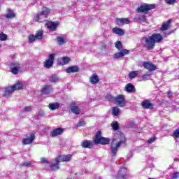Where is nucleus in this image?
Returning a JSON list of instances; mask_svg holds the SVG:
<instances>
[{
    "label": "nucleus",
    "mask_w": 179,
    "mask_h": 179,
    "mask_svg": "<svg viewBox=\"0 0 179 179\" xmlns=\"http://www.w3.org/2000/svg\"><path fill=\"white\" fill-rule=\"evenodd\" d=\"M156 139H157V137H156V136H153L148 140V143L152 144L153 142L156 141Z\"/></svg>",
    "instance_id": "obj_43"
},
{
    "label": "nucleus",
    "mask_w": 179,
    "mask_h": 179,
    "mask_svg": "<svg viewBox=\"0 0 179 179\" xmlns=\"http://www.w3.org/2000/svg\"><path fill=\"white\" fill-rule=\"evenodd\" d=\"M34 139H36V136L34 134H31L29 137H26L22 140V145H30V143H33L34 142Z\"/></svg>",
    "instance_id": "obj_16"
},
{
    "label": "nucleus",
    "mask_w": 179,
    "mask_h": 179,
    "mask_svg": "<svg viewBox=\"0 0 179 179\" xmlns=\"http://www.w3.org/2000/svg\"><path fill=\"white\" fill-rule=\"evenodd\" d=\"M116 135H117V136H120V141L115 144V141H117V139L113 138L112 140V142L110 143V152L111 156L113 157L117 156L118 148H120L121 145H125L127 142V138H125V136H124L123 133L121 132V131H117Z\"/></svg>",
    "instance_id": "obj_2"
},
{
    "label": "nucleus",
    "mask_w": 179,
    "mask_h": 179,
    "mask_svg": "<svg viewBox=\"0 0 179 179\" xmlns=\"http://www.w3.org/2000/svg\"><path fill=\"white\" fill-rule=\"evenodd\" d=\"M175 162H179L178 158H176V159H175Z\"/></svg>",
    "instance_id": "obj_54"
},
{
    "label": "nucleus",
    "mask_w": 179,
    "mask_h": 179,
    "mask_svg": "<svg viewBox=\"0 0 179 179\" xmlns=\"http://www.w3.org/2000/svg\"><path fill=\"white\" fill-rule=\"evenodd\" d=\"M44 34V31L41 29L36 31L35 35L30 34L28 36V41L30 43H34L36 40H43V36Z\"/></svg>",
    "instance_id": "obj_6"
},
{
    "label": "nucleus",
    "mask_w": 179,
    "mask_h": 179,
    "mask_svg": "<svg viewBox=\"0 0 179 179\" xmlns=\"http://www.w3.org/2000/svg\"><path fill=\"white\" fill-rule=\"evenodd\" d=\"M11 73H13V75H17L19 73V69L17 67H12L10 69Z\"/></svg>",
    "instance_id": "obj_41"
},
{
    "label": "nucleus",
    "mask_w": 179,
    "mask_h": 179,
    "mask_svg": "<svg viewBox=\"0 0 179 179\" xmlns=\"http://www.w3.org/2000/svg\"><path fill=\"white\" fill-rule=\"evenodd\" d=\"M6 17L7 19H13V17H16V14L13 13V10L10 8L7 9V13L6 15Z\"/></svg>",
    "instance_id": "obj_27"
},
{
    "label": "nucleus",
    "mask_w": 179,
    "mask_h": 179,
    "mask_svg": "<svg viewBox=\"0 0 179 179\" xmlns=\"http://www.w3.org/2000/svg\"><path fill=\"white\" fill-rule=\"evenodd\" d=\"M49 108L51 110V111L58 110V108H59V103L58 102L49 103Z\"/></svg>",
    "instance_id": "obj_31"
},
{
    "label": "nucleus",
    "mask_w": 179,
    "mask_h": 179,
    "mask_svg": "<svg viewBox=\"0 0 179 179\" xmlns=\"http://www.w3.org/2000/svg\"><path fill=\"white\" fill-rule=\"evenodd\" d=\"M166 3L168 5H174V3H176V1H166Z\"/></svg>",
    "instance_id": "obj_49"
},
{
    "label": "nucleus",
    "mask_w": 179,
    "mask_h": 179,
    "mask_svg": "<svg viewBox=\"0 0 179 179\" xmlns=\"http://www.w3.org/2000/svg\"><path fill=\"white\" fill-rule=\"evenodd\" d=\"M49 80L51 83H57V82L59 80V78H58V76L53 74L49 78Z\"/></svg>",
    "instance_id": "obj_33"
},
{
    "label": "nucleus",
    "mask_w": 179,
    "mask_h": 179,
    "mask_svg": "<svg viewBox=\"0 0 179 179\" xmlns=\"http://www.w3.org/2000/svg\"><path fill=\"white\" fill-rule=\"evenodd\" d=\"M57 43L59 44V45H62V44H64L65 43V39H64V37L62 36H58L57 38Z\"/></svg>",
    "instance_id": "obj_38"
},
{
    "label": "nucleus",
    "mask_w": 179,
    "mask_h": 179,
    "mask_svg": "<svg viewBox=\"0 0 179 179\" xmlns=\"http://www.w3.org/2000/svg\"><path fill=\"white\" fill-rule=\"evenodd\" d=\"M112 128L113 131H118L120 129V125L118 124V122H115L112 124Z\"/></svg>",
    "instance_id": "obj_40"
},
{
    "label": "nucleus",
    "mask_w": 179,
    "mask_h": 179,
    "mask_svg": "<svg viewBox=\"0 0 179 179\" xmlns=\"http://www.w3.org/2000/svg\"><path fill=\"white\" fill-rule=\"evenodd\" d=\"M72 159V155L69 154L66 155H59L55 158V162L57 163H62L64 162H71Z\"/></svg>",
    "instance_id": "obj_9"
},
{
    "label": "nucleus",
    "mask_w": 179,
    "mask_h": 179,
    "mask_svg": "<svg viewBox=\"0 0 179 179\" xmlns=\"http://www.w3.org/2000/svg\"><path fill=\"white\" fill-rule=\"evenodd\" d=\"M95 145H109L110 139L108 138L101 136V131H97L94 138Z\"/></svg>",
    "instance_id": "obj_4"
},
{
    "label": "nucleus",
    "mask_w": 179,
    "mask_h": 179,
    "mask_svg": "<svg viewBox=\"0 0 179 179\" xmlns=\"http://www.w3.org/2000/svg\"><path fill=\"white\" fill-rule=\"evenodd\" d=\"M13 89L11 86L6 87L3 93V97H9L13 93Z\"/></svg>",
    "instance_id": "obj_25"
},
{
    "label": "nucleus",
    "mask_w": 179,
    "mask_h": 179,
    "mask_svg": "<svg viewBox=\"0 0 179 179\" xmlns=\"http://www.w3.org/2000/svg\"><path fill=\"white\" fill-rule=\"evenodd\" d=\"M85 125H86V122H85V120H82L78 122L77 127H85Z\"/></svg>",
    "instance_id": "obj_47"
},
{
    "label": "nucleus",
    "mask_w": 179,
    "mask_h": 179,
    "mask_svg": "<svg viewBox=\"0 0 179 179\" xmlns=\"http://www.w3.org/2000/svg\"><path fill=\"white\" fill-rule=\"evenodd\" d=\"M141 79L144 82H146V80H149V79H150V73H149V72H147L145 74H143L141 77Z\"/></svg>",
    "instance_id": "obj_35"
},
{
    "label": "nucleus",
    "mask_w": 179,
    "mask_h": 179,
    "mask_svg": "<svg viewBox=\"0 0 179 179\" xmlns=\"http://www.w3.org/2000/svg\"><path fill=\"white\" fill-rule=\"evenodd\" d=\"M106 100H108V101H115V97H114L110 94H107L106 96Z\"/></svg>",
    "instance_id": "obj_37"
},
{
    "label": "nucleus",
    "mask_w": 179,
    "mask_h": 179,
    "mask_svg": "<svg viewBox=\"0 0 179 179\" xmlns=\"http://www.w3.org/2000/svg\"><path fill=\"white\" fill-rule=\"evenodd\" d=\"M115 102L117 105L119 106V107H125L127 104V101L125 100V97H124V95L119 94L117 96H115Z\"/></svg>",
    "instance_id": "obj_8"
},
{
    "label": "nucleus",
    "mask_w": 179,
    "mask_h": 179,
    "mask_svg": "<svg viewBox=\"0 0 179 179\" xmlns=\"http://www.w3.org/2000/svg\"><path fill=\"white\" fill-rule=\"evenodd\" d=\"M171 23H173V20L169 19L167 21H164L162 23V25L159 28L161 31H166V30H169L170 27H171Z\"/></svg>",
    "instance_id": "obj_11"
},
{
    "label": "nucleus",
    "mask_w": 179,
    "mask_h": 179,
    "mask_svg": "<svg viewBox=\"0 0 179 179\" xmlns=\"http://www.w3.org/2000/svg\"><path fill=\"white\" fill-rule=\"evenodd\" d=\"M101 47L103 48H106V47H107V45L106 43H102Z\"/></svg>",
    "instance_id": "obj_51"
},
{
    "label": "nucleus",
    "mask_w": 179,
    "mask_h": 179,
    "mask_svg": "<svg viewBox=\"0 0 179 179\" xmlns=\"http://www.w3.org/2000/svg\"><path fill=\"white\" fill-rule=\"evenodd\" d=\"M172 136H173L174 138H179V129L174 131Z\"/></svg>",
    "instance_id": "obj_44"
},
{
    "label": "nucleus",
    "mask_w": 179,
    "mask_h": 179,
    "mask_svg": "<svg viewBox=\"0 0 179 179\" xmlns=\"http://www.w3.org/2000/svg\"><path fill=\"white\" fill-rule=\"evenodd\" d=\"M112 31L114 33V34H118V36H124L125 34V31H124V29L117 27L113 28Z\"/></svg>",
    "instance_id": "obj_22"
},
{
    "label": "nucleus",
    "mask_w": 179,
    "mask_h": 179,
    "mask_svg": "<svg viewBox=\"0 0 179 179\" xmlns=\"http://www.w3.org/2000/svg\"><path fill=\"white\" fill-rule=\"evenodd\" d=\"M137 20H138V22H146V16L145 15H139Z\"/></svg>",
    "instance_id": "obj_42"
},
{
    "label": "nucleus",
    "mask_w": 179,
    "mask_h": 179,
    "mask_svg": "<svg viewBox=\"0 0 179 179\" xmlns=\"http://www.w3.org/2000/svg\"><path fill=\"white\" fill-rule=\"evenodd\" d=\"M116 179H118V178H116ZM124 179H127V178H124Z\"/></svg>",
    "instance_id": "obj_56"
},
{
    "label": "nucleus",
    "mask_w": 179,
    "mask_h": 179,
    "mask_svg": "<svg viewBox=\"0 0 179 179\" xmlns=\"http://www.w3.org/2000/svg\"><path fill=\"white\" fill-rule=\"evenodd\" d=\"M43 114H44V111H41V112H39L38 115H43Z\"/></svg>",
    "instance_id": "obj_52"
},
{
    "label": "nucleus",
    "mask_w": 179,
    "mask_h": 179,
    "mask_svg": "<svg viewBox=\"0 0 179 179\" xmlns=\"http://www.w3.org/2000/svg\"><path fill=\"white\" fill-rule=\"evenodd\" d=\"M165 1H176V0H165Z\"/></svg>",
    "instance_id": "obj_55"
},
{
    "label": "nucleus",
    "mask_w": 179,
    "mask_h": 179,
    "mask_svg": "<svg viewBox=\"0 0 179 179\" xmlns=\"http://www.w3.org/2000/svg\"><path fill=\"white\" fill-rule=\"evenodd\" d=\"M55 55H57L55 53L49 55L48 59H46L43 63L45 68H47L48 69L52 68V66L54 65V59H55Z\"/></svg>",
    "instance_id": "obj_7"
},
{
    "label": "nucleus",
    "mask_w": 179,
    "mask_h": 179,
    "mask_svg": "<svg viewBox=\"0 0 179 179\" xmlns=\"http://www.w3.org/2000/svg\"><path fill=\"white\" fill-rule=\"evenodd\" d=\"M167 96H168L169 99H171V97H173V92H171V91H169L167 92Z\"/></svg>",
    "instance_id": "obj_50"
},
{
    "label": "nucleus",
    "mask_w": 179,
    "mask_h": 179,
    "mask_svg": "<svg viewBox=\"0 0 179 179\" xmlns=\"http://www.w3.org/2000/svg\"><path fill=\"white\" fill-rule=\"evenodd\" d=\"M120 110L118 106H113L112 108V114L115 117H118V115H120Z\"/></svg>",
    "instance_id": "obj_32"
},
{
    "label": "nucleus",
    "mask_w": 179,
    "mask_h": 179,
    "mask_svg": "<svg viewBox=\"0 0 179 179\" xmlns=\"http://www.w3.org/2000/svg\"><path fill=\"white\" fill-rule=\"evenodd\" d=\"M71 61V59L68 57H65L64 56L62 58V61H58L57 62V64L59 65H66L67 64H69V62Z\"/></svg>",
    "instance_id": "obj_26"
},
{
    "label": "nucleus",
    "mask_w": 179,
    "mask_h": 179,
    "mask_svg": "<svg viewBox=\"0 0 179 179\" xmlns=\"http://www.w3.org/2000/svg\"><path fill=\"white\" fill-rule=\"evenodd\" d=\"M41 163H43L45 164H50V162L48 160H47V158H41Z\"/></svg>",
    "instance_id": "obj_46"
},
{
    "label": "nucleus",
    "mask_w": 179,
    "mask_h": 179,
    "mask_svg": "<svg viewBox=\"0 0 179 179\" xmlns=\"http://www.w3.org/2000/svg\"><path fill=\"white\" fill-rule=\"evenodd\" d=\"M81 146L84 149H92V148H93V144L90 141L85 140L81 143Z\"/></svg>",
    "instance_id": "obj_20"
},
{
    "label": "nucleus",
    "mask_w": 179,
    "mask_h": 179,
    "mask_svg": "<svg viewBox=\"0 0 179 179\" xmlns=\"http://www.w3.org/2000/svg\"><path fill=\"white\" fill-rule=\"evenodd\" d=\"M50 12H51V10L47 7H43L42 11L35 17V21L43 23L47 19Z\"/></svg>",
    "instance_id": "obj_5"
},
{
    "label": "nucleus",
    "mask_w": 179,
    "mask_h": 179,
    "mask_svg": "<svg viewBox=\"0 0 179 179\" xmlns=\"http://www.w3.org/2000/svg\"><path fill=\"white\" fill-rule=\"evenodd\" d=\"M90 82L92 85H97L99 82H100V79L99 78V76L97 74L94 73L90 78Z\"/></svg>",
    "instance_id": "obj_21"
},
{
    "label": "nucleus",
    "mask_w": 179,
    "mask_h": 179,
    "mask_svg": "<svg viewBox=\"0 0 179 179\" xmlns=\"http://www.w3.org/2000/svg\"><path fill=\"white\" fill-rule=\"evenodd\" d=\"M58 24H59V22H58V21H49L48 23L45 24V26L48 29H49V30H51L52 31H55V30H57V28L58 27Z\"/></svg>",
    "instance_id": "obj_14"
},
{
    "label": "nucleus",
    "mask_w": 179,
    "mask_h": 179,
    "mask_svg": "<svg viewBox=\"0 0 179 179\" xmlns=\"http://www.w3.org/2000/svg\"><path fill=\"white\" fill-rule=\"evenodd\" d=\"M173 33H174V31H171L169 32V35H170V34H173Z\"/></svg>",
    "instance_id": "obj_53"
},
{
    "label": "nucleus",
    "mask_w": 179,
    "mask_h": 179,
    "mask_svg": "<svg viewBox=\"0 0 179 179\" xmlns=\"http://www.w3.org/2000/svg\"><path fill=\"white\" fill-rule=\"evenodd\" d=\"M52 92V86L51 85H45L41 89V94H50Z\"/></svg>",
    "instance_id": "obj_19"
},
{
    "label": "nucleus",
    "mask_w": 179,
    "mask_h": 179,
    "mask_svg": "<svg viewBox=\"0 0 179 179\" xmlns=\"http://www.w3.org/2000/svg\"><path fill=\"white\" fill-rule=\"evenodd\" d=\"M125 90L127 92V93H134L136 92L135 86H134V85L131 83H128L125 86Z\"/></svg>",
    "instance_id": "obj_24"
},
{
    "label": "nucleus",
    "mask_w": 179,
    "mask_h": 179,
    "mask_svg": "<svg viewBox=\"0 0 179 179\" xmlns=\"http://www.w3.org/2000/svg\"><path fill=\"white\" fill-rule=\"evenodd\" d=\"M22 166H25V167H31V162L30 161L24 162L22 164Z\"/></svg>",
    "instance_id": "obj_45"
},
{
    "label": "nucleus",
    "mask_w": 179,
    "mask_h": 179,
    "mask_svg": "<svg viewBox=\"0 0 179 179\" xmlns=\"http://www.w3.org/2000/svg\"><path fill=\"white\" fill-rule=\"evenodd\" d=\"M71 111L76 114V115H79L80 114V109L78 106H71Z\"/></svg>",
    "instance_id": "obj_28"
},
{
    "label": "nucleus",
    "mask_w": 179,
    "mask_h": 179,
    "mask_svg": "<svg viewBox=\"0 0 179 179\" xmlns=\"http://www.w3.org/2000/svg\"><path fill=\"white\" fill-rule=\"evenodd\" d=\"M131 22L128 18H116L115 20V24L117 26H124V24H129Z\"/></svg>",
    "instance_id": "obj_15"
},
{
    "label": "nucleus",
    "mask_w": 179,
    "mask_h": 179,
    "mask_svg": "<svg viewBox=\"0 0 179 179\" xmlns=\"http://www.w3.org/2000/svg\"><path fill=\"white\" fill-rule=\"evenodd\" d=\"M65 130L62 127H58L51 131L50 132V136L52 138H55L57 136H59V135H62L63 132H64Z\"/></svg>",
    "instance_id": "obj_10"
},
{
    "label": "nucleus",
    "mask_w": 179,
    "mask_h": 179,
    "mask_svg": "<svg viewBox=\"0 0 179 179\" xmlns=\"http://www.w3.org/2000/svg\"><path fill=\"white\" fill-rule=\"evenodd\" d=\"M141 106L145 110H153L155 108V105L149 100H144L141 103Z\"/></svg>",
    "instance_id": "obj_12"
},
{
    "label": "nucleus",
    "mask_w": 179,
    "mask_h": 179,
    "mask_svg": "<svg viewBox=\"0 0 179 179\" xmlns=\"http://www.w3.org/2000/svg\"><path fill=\"white\" fill-rule=\"evenodd\" d=\"M11 87L13 90V92L16 90H20L23 87V84L22 83H17L14 84L13 85H11Z\"/></svg>",
    "instance_id": "obj_30"
},
{
    "label": "nucleus",
    "mask_w": 179,
    "mask_h": 179,
    "mask_svg": "<svg viewBox=\"0 0 179 179\" xmlns=\"http://www.w3.org/2000/svg\"><path fill=\"white\" fill-rule=\"evenodd\" d=\"M164 38L160 33H154L150 36L145 38L144 47L148 50H153L156 43H162Z\"/></svg>",
    "instance_id": "obj_1"
},
{
    "label": "nucleus",
    "mask_w": 179,
    "mask_h": 179,
    "mask_svg": "<svg viewBox=\"0 0 179 179\" xmlns=\"http://www.w3.org/2000/svg\"><path fill=\"white\" fill-rule=\"evenodd\" d=\"M143 66L145 69H148L150 72H152V71H156L157 69L156 66L150 62H144L143 63Z\"/></svg>",
    "instance_id": "obj_17"
},
{
    "label": "nucleus",
    "mask_w": 179,
    "mask_h": 179,
    "mask_svg": "<svg viewBox=\"0 0 179 179\" xmlns=\"http://www.w3.org/2000/svg\"><path fill=\"white\" fill-rule=\"evenodd\" d=\"M128 54H129V50L127 49H124L120 52L115 53L113 58L115 59H120V58H122V57H125V55H128Z\"/></svg>",
    "instance_id": "obj_13"
},
{
    "label": "nucleus",
    "mask_w": 179,
    "mask_h": 179,
    "mask_svg": "<svg viewBox=\"0 0 179 179\" xmlns=\"http://www.w3.org/2000/svg\"><path fill=\"white\" fill-rule=\"evenodd\" d=\"M115 47L118 51H121V50H122V43L121 41H118L115 43Z\"/></svg>",
    "instance_id": "obj_36"
},
{
    "label": "nucleus",
    "mask_w": 179,
    "mask_h": 179,
    "mask_svg": "<svg viewBox=\"0 0 179 179\" xmlns=\"http://www.w3.org/2000/svg\"><path fill=\"white\" fill-rule=\"evenodd\" d=\"M8 40V35L3 33L0 34V41H6Z\"/></svg>",
    "instance_id": "obj_39"
},
{
    "label": "nucleus",
    "mask_w": 179,
    "mask_h": 179,
    "mask_svg": "<svg viewBox=\"0 0 179 179\" xmlns=\"http://www.w3.org/2000/svg\"><path fill=\"white\" fill-rule=\"evenodd\" d=\"M49 164L50 170H59V162H50Z\"/></svg>",
    "instance_id": "obj_29"
},
{
    "label": "nucleus",
    "mask_w": 179,
    "mask_h": 179,
    "mask_svg": "<svg viewBox=\"0 0 179 179\" xmlns=\"http://www.w3.org/2000/svg\"><path fill=\"white\" fill-rule=\"evenodd\" d=\"M127 173H128V171L126 168H121L119 170L116 178H118V179H125V178H127Z\"/></svg>",
    "instance_id": "obj_18"
},
{
    "label": "nucleus",
    "mask_w": 179,
    "mask_h": 179,
    "mask_svg": "<svg viewBox=\"0 0 179 179\" xmlns=\"http://www.w3.org/2000/svg\"><path fill=\"white\" fill-rule=\"evenodd\" d=\"M156 8V4H149V3H142L138 6L136 11L137 13H144V15H148L150 10Z\"/></svg>",
    "instance_id": "obj_3"
},
{
    "label": "nucleus",
    "mask_w": 179,
    "mask_h": 179,
    "mask_svg": "<svg viewBox=\"0 0 179 179\" xmlns=\"http://www.w3.org/2000/svg\"><path fill=\"white\" fill-rule=\"evenodd\" d=\"M138 74H139V71H131L129 73L128 77L130 79H134V78H136V76H138Z\"/></svg>",
    "instance_id": "obj_34"
},
{
    "label": "nucleus",
    "mask_w": 179,
    "mask_h": 179,
    "mask_svg": "<svg viewBox=\"0 0 179 179\" xmlns=\"http://www.w3.org/2000/svg\"><path fill=\"white\" fill-rule=\"evenodd\" d=\"M66 73H75V72H79V67L78 66H69L66 69Z\"/></svg>",
    "instance_id": "obj_23"
},
{
    "label": "nucleus",
    "mask_w": 179,
    "mask_h": 179,
    "mask_svg": "<svg viewBox=\"0 0 179 179\" xmlns=\"http://www.w3.org/2000/svg\"><path fill=\"white\" fill-rule=\"evenodd\" d=\"M24 111L25 113L31 111V106H26V107H24Z\"/></svg>",
    "instance_id": "obj_48"
}]
</instances>
